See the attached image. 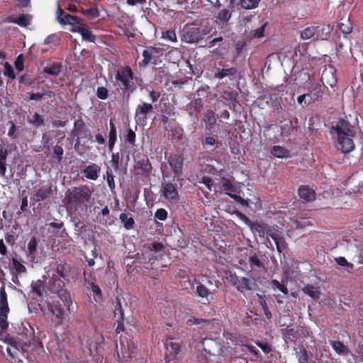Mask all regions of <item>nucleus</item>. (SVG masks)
Listing matches in <instances>:
<instances>
[{
  "label": "nucleus",
  "mask_w": 363,
  "mask_h": 363,
  "mask_svg": "<svg viewBox=\"0 0 363 363\" xmlns=\"http://www.w3.org/2000/svg\"><path fill=\"white\" fill-rule=\"evenodd\" d=\"M271 154L278 158H287L289 157V151L281 146L274 145L271 149Z\"/></svg>",
  "instance_id": "e433bc0d"
},
{
  "label": "nucleus",
  "mask_w": 363,
  "mask_h": 363,
  "mask_svg": "<svg viewBox=\"0 0 363 363\" xmlns=\"http://www.w3.org/2000/svg\"><path fill=\"white\" fill-rule=\"evenodd\" d=\"M218 65L221 67H216V72L213 74V78L216 79H223L225 77H234L237 74L238 69L236 67L224 68L225 62H218Z\"/></svg>",
  "instance_id": "2eb2a0df"
},
{
  "label": "nucleus",
  "mask_w": 363,
  "mask_h": 363,
  "mask_svg": "<svg viewBox=\"0 0 363 363\" xmlns=\"http://www.w3.org/2000/svg\"><path fill=\"white\" fill-rule=\"evenodd\" d=\"M92 190L87 185L72 187L65 193V201L75 212L86 210L90 203Z\"/></svg>",
  "instance_id": "20e7f679"
},
{
  "label": "nucleus",
  "mask_w": 363,
  "mask_h": 363,
  "mask_svg": "<svg viewBox=\"0 0 363 363\" xmlns=\"http://www.w3.org/2000/svg\"><path fill=\"white\" fill-rule=\"evenodd\" d=\"M108 141L116 143L117 140V129L112 119L109 122Z\"/></svg>",
  "instance_id": "864d4df0"
},
{
  "label": "nucleus",
  "mask_w": 363,
  "mask_h": 363,
  "mask_svg": "<svg viewBox=\"0 0 363 363\" xmlns=\"http://www.w3.org/2000/svg\"><path fill=\"white\" fill-rule=\"evenodd\" d=\"M158 48L153 46H150L144 50L142 53L143 59L139 62V67H145L150 63L155 64V55L158 53Z\"/></svg>",
  "instance_id": "dca6fc26"
},
{
  "label": "nucleus",
  "mask_w": 363,
  "mask_h": 363,
  "mask_svg": "<svg viewBox=\"0 0 363 363\" xmlns=\"http://www.w3.org/2000/svg\"><path fill=\"white\" fill-rule=\"evenodd\" d=\"M29 347L30 346L26 344L9 339L6 350L11 362L23 363V358L29 359Z\"/></svg>",
  "instance_id": "39448f33"
},
{
  "label": "nucleus",
  "mask_w": 363,
  "mask_h": 363,
  "mask_svg": "<svg viewBox=\"0 0 363 363\" xmlns=\"http://www.w3.org/2000/svg\"><path fill=\"white\" fill-rule=\"evenodd\" d=\"M37 246L38 241L35 238L33 237L28 242L26 251L28 259L31 262H33L36 258Z\"/></svg>",
  "instance_id": "7c9ffc66"
},
{
  "label": "nucleus",
  "mask_w": 363,
  "mask_h": 363,
  "mask_svg": "<svg viewBox=\"0 0 363 363\" xmlns=\"http://www.w3.org/2000/svg\"><path fill=\"white\" fill-rule=\"evenodd\" d=\"M28 122L35 127H40L45 123V118L38 113H35L32 117L28 118Z\"/></svg>",
  "instance_id": "de8ad7c7"
},
{
  "label": "nucleus",
  "mask_w": 363,
  "mask_h": 363,
  "mask_svg": "<svg viewBox=\"0 0 363 363\" xmlns=\"http://www.w3.org/2000/svg\"><path fill=\"white\" fill-rule=\"evenodd\" d=\"M48 285L50 293L57 295L56 298L47 301L48 308L55 315L57 324L61 325L65 318L66 311H70L72 299L62 279L51 277Z\"/></svg>",
  "instance_id": "f257e3e1"
},
{
  "label": "nucleus",
  "mask_w": 363,
  "mask_h": 363,
  "mask_svg": "<svg viewBox=\"0 0 363 363\" xmlns=\"http://www.w3.org/2000/svg\"><path fill=\"white\" fill-rule=\"evenodd\" d=\"M317 27V32H316V36L315 38H314V40H328L331 35V32L333 30V28L330 25H325L323 26H316Z\"/></svg>",
  "instance_id": "c85d7f7f"
},
{
  "label": "nucleus",
  "mask_w": 363,
  "mask_h": 363,
  "mask_svg": "<svg viewBox=\"0 0 363 363\" xmlns=\"http://www.w3.org/2000/svg\"><path fill=\"white\" fill-rule=\"evenodd\" d=\"M27 269L24 264H23L16 257H13L11 260V274L18 275L26 272Z\"/></svg>",
  "instance_id": "c9c22d12"
},
{
  "label": "nucleus",
  "mask_w": 363,
  "mask_h": 363,
  "mask_svg": "<svg viewBox=\"0 0 363 363\" xmlns=\"http://www.w3.org/2000/svg\"><path fill=\"white\" fill-rule=\"evenodd\" d=\"M222 98L230 102H235L237 100L238 94L235 91H225L222 93Z\"/></svg>",
  "instance_id": "bf43d9fd"
},
{
  "label": "nucleus",
  "mask_w": 363,
  "mask_h": 363,
  "mask_svg": "<svg viewBox=\"0 0 363 363\" xmlns=\"http://www.w3.org/2000/svg\"><path fill=\"white\" fill-rule=\"evenodd\" d=\"M184 131L181 127H174L170 129L169 137L172 143H179L183 139Z\"/></svg>",
  "instance_id": "72a5a7b5"
},
{
  "label": "nucleus",
  "mask_w": 363,
  "mask_h": 363,
  "mask_svg": "<svg viewBox=\"0 0 363 363\" xmlns=\"http://www.w3.org/2000/svg\"><path fill=\"white\" fill-rule=\"evenodd\" d=\"M166 352H165V362L170 363L177 359V355L181 351V344L179 342H174L173 339L169 337L166 339L164 343Z\"/></svg>",
  "instance_id": "9d476101"
},
{
  "label": "nucleus",
  "mask_w": 363,
  "mask_h": 363,
  "mask_svg": "<svg viewBox=\"0 0 363 363\" xmlns=\"http://www.w3.org/2000/svg\"><path fill=\"white\" fill-rule=\"evenodd\" d=\"M317 32V27L314 26H308L304 28L300 33L301 40H306L313 38H315Z\"/></svg>",
  "instance_id": "4c0bfd02"
},
{
  "label": "nucleus",
  "mask_w": 363,
  "mask_h": 363,
  "mask_svg": "<svg viewBox=\"0 0 363 363\" xmlns=\"http://www.w3.org/2000/svg\"><path fill=\"white\" fill-rule=\"evenodd\" d=\"M161 38L172 43H177V38L174 30L169 29L162 32Z\"/></svg>",
  "instance_id": "603ef678"
},
{
  "label": "nucleus",
  "mask_w": 363,
  "mask_h": 363,
  "mask_svg": "<svg viewBox=\"0 0 363 363\" xmlns=\"http://www.w3.org/2000/svg\"><path fill=\"white\" fill-rule=\"evenodd\" d=\"M309 335L308 329L301 325H288L284 330V336L295 345L302 343Z\"/></svg>",
  "instance_id": "423d86ee"
},
{
  "label": "nucleus",
  "mask_w": 363,
  "mask_h": 363,
  "mask_svg": "<svg viewBox=\"0 0 363 363\" xmlns=\"http://www.w3.org/2000/svg\"><path fill=\"white\" fill-rule=\"evenodd\" d=\"M330 345L333 349L339 354H345L349 352L347 347L340 341H333Z\"/></svg>",
  "instance_id": "49530a36"
},
{
  "label": "nucleus",
  "mask_w": 363,
  "mask_h": 363,
  "mask_svg": "<svg viewBox=\"0 0 363 363\" xmlns=\"http://www.w3.org/2000/svg\"><path fill=\"white\" fill-rule=\"evenodd\" d=\"M154 108L152 104L147 102H141L135 108V120L137 124H145L148 115L153 113Z\"/></svg>",
  "instance_id": "1a4fd4ad"
},
{
  "label": "nucleus",
  "mask_w": 363,
  "mask_h": 363,
  "mask_svg": "<svg viewBox=\"0 0 363 363\" xmlns=\"http://www.w3.org/2000/svg\"><path fill=\"white\" fill-rule=\"evenodd\" d=\"M57 18L60 24L62 25H71V26H84V21L77 16H72L68 13H65L64 10L58 7L57 11Z\"/></svg>",
  "instance_id": "9b49d317"
},
{
  "label": "nucleus",
  "mask_w": 363,
  "mask_h": 363,
  "mask_svg": "<svg viewBox=\"0 0 363 363\" xmlns=\"http://www.w3.org/2000/svg\"><path fill=\"white\" fill-rule=\"evenodd\" d=\"M7 294L4 285L0 289V313H9Z\"/></svg>",
  "instance_id": "473e14b6"
},
{
  "label": "nucleus",
  "mask_w": 363,
  "mask_h": 363,
  "mask_svg": "<svg viewBox=\"0 0 363 363\" xmlns=\"http://www.w3.org/2000/svg\"><path fill=\"white\" fill-rule=\"evenodd\" d=\"M335 261L338 265L345 267V270L349 273H351L354 268V264L349 262L344 257H335Z\"/></svg>",
  "instance_id": "8fccbe9b"
},
{
  "label": "nucleus",
  "mask_w": 363,
  "mask_h": 363,
  "mask_svg": "<svg viewBox=\"0 0 363 363\" xmlns=\"http://www.w3.org/2000/svg\"><path fill=\"white\" fill-rule=\"evenodd\" d=\"M71 31L79 33L82 35V39L85 41L95 43L96 36L90 30L85 28L84 26H77L74 27L71 29Z\"/></svg>",
  "instance_id": "4be33fe9"
},
{
  "label": "nucleus",
  "mask_w": 363,
  "mask_h": 363,
  "mask_svg": "<svg viewBox=\"0 0 363 363\" xmlns=\"http://www.w3.org/2000/svg\"><path fill=\"white\" fill-rule=\"evenodd\" d=\"M167 211L164 208H159L155 213V218L160 220L164 221L167 218Z\"/></svg>",
  "instance_id": "338daca9"
},
{
  "label": "nucleus",
  "mask_w": 363,
  "mask_h": 363,
  "mask_svg": "<svg viewBox=\"0 0 363 363\" xmlns=\"http://www.w3.org/2000/svg\"><path fill=\"white\" fill-rule=\"evenodd\" d=\"M162 196L172 202L177 203L179 195L176 184H173L172 182H165L162 186Z\"/></svg>",
  "instance_id": "ddd939ff"
},
{
  "label": "nucleus",
  "mask_w": 363,
  "mask_h": 363,
  "mask_svg": "<svg viewBox=\"0 0 363 363\" xmlns=\"http://www.w3.org/2000/svg\"><path fill=\"white\" fill-rule=\"evenodd\" d=\"M232 16V11L223 9L219 10L215 15L216 22L218 24H227Z\"/></svg>",
  "instance_id": "c756f323"
},
{
  "label": "nucleus",
  "mask_w": 363,
  "mask_h": 363,
  "mask_svg": "<svg viewBox=\"0 0 363 363\" xmlns=\"http://www.w3.org/2000/svg\"><path fill=\"white\" fill-rule=\"evenodd\" d=\"M268 22L263 23L259 28L252 31V36L254 38H261L264 35L265 28L267 26Z\"/></svg>",
  "instance_id": "69168bd1"
},
{
  "label": "nucleus",
  "mask_w": 363,
  "mask_h": 363,
  "mask_svg": "<svg viewBox=\"0 0 363 363\" xmlns=\"http://www.w3.org/2000/svg\"><path fill=\"white\" fill-rule=\"evenodd\" d=\"M125 142L129 143L133 147L135 145L136 134L130 128L127 129V134L125 136Z\"/></svg>",
  "instance_id": "6e6d98bb"
},
{
  "label": "nucleus",
  "mask_w": 363,
  "mask_h": 363,
  "mask_svg": "<svg viewBox=\"0 0 363 363\" xmlns=\"http://www.w3.org/2000/svg\"><path fill=\"white\" fill-rule=\"evenodd\" d=\"M9 313H0V328L5 331L9 327L7 320Z\"/></svg>",
  "instance_id": "e2e57ef3"
},
{
  "label": "nucleus",
  "mask_w": 363,
  "mask_h": 363,
  "mask_svg": "<svg viewBox=\"0 0 363 363\" xmlns=\"http://www.w3.org/2000/svg\"><path fill=\"white\" fill-rule=\"evenodd\" d=\"M19 84H24L26 86H31L33 84V80L31 77L27 74L21 75L18 79Z\"/></svg>",
  "instance_id": "774afa93"
},
{
  "label": "nucleus",
  "mask_w": 363,
  "mask_h": 363,
  "mask_svg": "<svg viewBox=\"0 0 363 363\" xmlns=\"http://www.w3.org/2000/svg\"><path fill=\"white\" fill-rule=\"evenodd\" d=\"M100 170V167L98 164L92 163L85 167L82 170V174L86 179L96 181L99 177Z\"/></svg>",
  "instance_id": "aec40b11"
},
{
  "label": "nucleus",
  "mask_w": 363,
  "mask_h": 363,
  "mask_svg": "<svg viewBox=\"0 0 363 363\" xmlns=\"http://www.w3.org/2000/svg\"><path fill=\"white\" fill-rule=\"evenodd\" d=\"M96 96L101 100H106L108 97V91L104 86H99L96 90Z\"/></svg>",
  "instance_id": "0e129e2a"
},
{
  "label": "nucleus",
  "mask_w": 363,
  "mask_h": 363,
  "mask_svg": "<svg viewBox=\"0 0 363 363\" xmlns=\"http://www.w3.org/2000/svg\"><path fill=\"white\" fill-rule=\"evenodd\" d=\"M296 355L298 359V363H308V352L303 345L299 347V351L296 352Z\"/></svg>",
  "instance_id": "3c124183"
},
{
  "label": "nucleus",
  "mask_w": 363,
  "mask_h": 363,
  "mask_svg": "<svg viewBox=\"0 0 363 363\" xmlns=\"http://www.w3.org/2000/svg\"><path fill=\"white\" fill-rule=\"evenodd\" d=\"M250 273L252 277L255 279H259L267 272V268L260 254L253 253L249 257Z\"/></svg>",
  "instance_id": "0eeeda50"
},
{
  "label": "nucleus",
  "mask_w": 363,
  "mask_h": 363,
  "mask_svg": "<svg viewBox=\"0 0 363 363\" xmlns=\"http://www.w3.org/2000/svg\"><path fill=\"white\" fill-rule=\"evenodd\" d=\"M62 65L61 62H53L50 65L43 68V72L52 77H57L62 72Z\"/></svg>",
  "instance_id": "2f4dec72"
},
{
  "label": "nucleus",
  "mask_w": 363,
  "mask_h": 363,
  "mask_svg": "<svg viewBox=\"0 0 363 363\" xmlns=\"http://www.w3.org/2000/svg\"><path fill=\"white\" fill-rule=\"evenodd\" d=\"M72 132L78 135L85 133V123L82 118L74 121Z\"/></svg>",
  "instance_id": "09e8293b"
},
{
  "label": "nucleus",
  "mask_w": 363,
  "mask_h": 363,
  "mask_svg": "<svg viewBox=\"0 0 363 363\" xmlns=\"http://www.w3.org/2000/svg\"><path fill=\"white\" fill-rule=\"evenodd\" d=\"M204 121L206 125V128L209 130L212 129L216 123L215 112L212 110H208L205 113Z\"/></svg>",
  "instance_id": "a19ab883"
},
{
  "label": "nucleus",
  "mask_w": 363,
  "mask_h": 363,
  "mask_svg": "<svg viewBox=\"0 0 363 363\" xmlns=\"http://www.w3.org/2000/svg\"><path fill=\"white\" fill-rule=\"evenodd\" d=\"M250 228L254 233L257 234L260 238H264L265 236H269V233H268V226L264 223L252 221Z\"/></svg>",
  "instance_id": "a878e982"
},
{
  "label": "nucleus",
  "mask_w": 363,
  "mask_h": 363,
  "mask_svg": "<svg viewBox=\"0 0 363 363\" xmlns=\"http://www.w3.org/2000/svg\"><path fill=\"white\" fill-rule=\"evenodd\" d=\"M328 91V89L326 86L317 84L311 91V99L313 101H321Z\"/></svg>",
  "instance_id": "5701e85b"
},
{
  "label": "nucleus",
  "mask_w": 363,
  "mask_h": 363,
  "mask_svg": "<svg viewBox=\"0 0 363 363\" xmlns=\"http://www.w3.org/2000/svg\"><path fill=\"white\" fill-rule=\"evenodd\" d=\"M299 197L306 202H312L315 200L316 194L314 189L308 185H301L298 189Z\"/></svg>",
  "instance_id": "6ab92c4d"
},
{
  "label": "nucleus",
  "mask_w": 363,
  "mask_h": 363,
  "mask_svg": "<svg viewBox=\"0 0 363 363\" xmlns=\"http://www.w3.org/2000/svg\"><path fill=\"white\" fill-rule=\"evenodd\" d=\"M269 237L274 240L276 245L277 250L281 253L286 247V242L284 238L278 232L269 233Z\"/></svg>",
  "instance_id": "cd10ccee"
},
{
  "label": "nucleus",
  "mask_w": 363,
  "mask_h": 363,
  "mask_svg": "<svg viewBox=\"0 0 363 363\" xmlns=\"http://www.w3.org/2000/svg\"><path fill=\"white\" fill-rule=\"evenodd\" d=\"M221 184L223 189L225 191V194L233 199L238 197L237 187L227 178H221Z\"/></svg>",
  "instance_id": "b1692460"
},
{
  "label": "nucleus",
  "mask_w": 363,
  "mask_h": 363,
  "mask_svg": "<svg viewBox=\"0 0 363 363\" xmlns=\"http://www.w3.org/2000/svg\"><path fill=\"white\" fill-rule=\"evenodd\" d=\"M30 293L35 296L36 298L45 299L48 296V285L45 281L38 279L33 281L30 284Z\"/></svg>",
  "instance_id": "f8f14e48"
},
{
  "label": "nucleus",
  "mask_w": 363,
  "mask_h": 363,
  "mask_svg": "<svg viewBox=\"0 0 363 363\" xmlns=\"http://www.w3.org/2000/svg\"><path fill=\"white\" fill-rule=\"evenodd\" d=\"M84 281L86 284V288L90 291V295L93 296L94 301L96 303H99L101 300H102V291L99 287V286L94 281L89 280L86 277V272H84Z\"/></svg>",
  "instance_id": "a211bd4d"
},
{
  "label": "nucleus",
  "mask_w": 363,
  "mask_h": 363,
  "mask_svg": "<svg viewBox=\"0 0 363 363\" xmlns=\"http://www.w3.org/2000/svg\"><path fill=\"white\" fill-rule=\"evenodd\" d=\"M205 33L203 30H201L199 28H190L184 31L182 35V41L193 44L196 43L201 39H203Z\"/></svg>",
  "instance_id": "4468645a"
},
{
  "label": "nucleus",
  "mask_w": 363,
  "mask_h": 363,
  "mask_svg": "<svg viewBox=\"0 0 363 363\" xmlns=\"http://www.w3.org/2000/svg\"><path fill=\"white\" fill-rule=\"evenodd\" d=\"M272 286L274 289H278L281 291L284 295H287L289 293L286 286L276 279L272 281Z\"/></svg>",
  "instance_id": "4d7b16f0"
},
{
  "label": "nucleus",
  "mask_w": 363,
  "mask_h": 363,
  "mask_svg": "<svg viewBox=\"0 0 363 363\" xmlns=\"http://www.w3.org/2000/svg\"><path fill=\"white\" fill-rule=\"evenodd\" d=\"M239 285L237 286V289L243 292L244 291H251L256 286L255 281H251L250 279L242 277H235Z\"/></svg>",
  "instance_id": "393cba45"
},
{
  "label": "nucleus",
  "mask_w": 363,
  "mask_h": 363,
  "mask_svg": "<svg viewBox=\"0 0 363 363\" xmlns=\"http://www.w3.org/2000/svg\"><path fill=\"white\" fill-rule=\"evenodd\" d=\"M52 277H57V278L65 279L68 277V274L65 272L64 265L58 264L55 274H52Z\"/></svg>",
  "instance_id": "680f3d73"
},
{
  "label": "nucleus",
  "mask_w": 363,
  "mask_h": 363,
  "mask_svg": "<svg viewBox=\"0 0 363 363\" xmlns=\"http://www.w3.org/2000/svg\"><path fill=\"white\" fill-rule=\"evenodd\" d=\"M114 318H118V320H124V311L122 307L121 300L118 296H116L114 310H113Z\"/></svg>",
  "instance_id": "ea45409f"
},
{
  "label": "nucleus",
  "mask_w": 363,
  "mask_h": 363,
  "mask_svg": "<svg viewBox=\"0 0 363 363\" xmlns=\"http://www.w3.org/2000/svg\"><path fill=\"white\" fill-rule=\"evenodd\" d=\"M113 85L120 93L123 101L128 102L130 96L137 89L136 77L129 65L120 66L115 74Z\"/></svg>",
  "instance_id": "f03ea898"
},
{
  "label": "nucleus",
  "mask_w": 363,
  "mask_h": 363,
  "mask_svg": "<svg viewBox=\"0 0 363 363\" xmlns=\"http://www.w3.org/2000/svg\"><path fill=\"white\" fill-rule=\"evenodd\" d=\"M52 195L51 186L44 185L36 189L33 196V199L35 202L43 201L50 198Z\"/></svg>",
  "instance_id": "412c9836"
},
{
  "label": "nucleus",
  "mask_w": 363,
  "mask_h": 363,
  "mask_svg": "<svg viewBox=\"0 0 363 363\" xmlns=\"http://www.w3.org/2000/svg\"><path fill=\"white\" fill-rule=\"evenodd\" d=\"M62 6L65 7V9L70 11L71 12L80 11L82 8L80 5H77L75 3L70 0H64L62 2Z\"/></svg>",
  "instance_id": "5fc2aeb1"
},
{
  "label": "nucleus",
  "mask_w": 363,
  "mask_h": 363,
  "mask_svg": "<svg viewBox=\"0 0 363 363\" xmlns=\"http://www.w3.org/2000/svg\"><path fill=\"white\" fill-rule=\"evenodd\" d=\"M261 0H240L238 5L241 9L251 10L256 9Z\"/></svg>",
  "instance_id": "a18cd8bd"
},
{
  "label": "nucleus",
  "mask_w": 363,
  "mask_h": 363,
  "mask_svg": "<svg viewBox=\"0 0 363 363\" xmlns=\"http://www.w3.org/2000/svg\"><path fill=\"white\" fill-rule=\"evenodd\" d=\"M106 181H107L108 186L110 190L111 191V192L113 193L114 189L116 188L114 176L113 175L111 170H109V169H108L106 172Z\"/></svg>",
  "instance_id": "13d9d810"
},
{
  "label": "nucleus",
  "mask_w": 363,
  "mask_h": 363,
  "mask_svg": "<svg viewBox=\"0 0 363 363\" xmlns=\"http://www.w3.org/2000/svg\"><path fill=\"white\" fill-rule=\"evenodd\" d=\"M119 218L123 224V227L129 230L134 228L135 220L132 217H128L126 213H122L120 214Z\"/></svg>",
  "instance_id": "c03bdc74"
},
{
  "label": "nucleus",
  "mask_w": 363,
  "mask_h": 363,
  "mask_svg": "<svg viewBox=\"0 0 363 363\" xmlns=\"http://www.w3.org/2000/svg\"><path fill=\"white\" fill-rule=\"evenodd\" d=\"M302 291L312 298L318 299L320 298V291L318 287H315L311 284H306Z\"/></svg>",
  "instance_id": "58836bf2"
},
{
  "label": "nucleus",
  "mask_w": 363,
  "mask_h": 363,
  "mask_svg": "<svg viewBox=\"0 0 363 363\" xmlns=\"http://www.w3.org/2000/svg\"><path fill=\"white\" fill-rule=\"evenodd\" d=\"M333 128L337 136V148L344 154L352 152L354 149L353 138L356 133V127L345 119L340 118Z\"/></svg>",
  "instance_id": "7ed1b4c3"
},
{
  "label": "nucleus",
  "mask_w": 363,
  "mask_h": 363,
  "mask_svg": "<svg viewBox=\"0 0 363 363\" xmlns=\"http://www.w3.org/2000/svg\"><path fill=\"white\" fill-rule=\"evenodd\" d=\"M221 142L217 140L215 137L208 135L205 138L202 142V145L204 148L209 149V151H214L218 147V145H221Z\"/></svg>",
  "instance_id": "f704fd0d"
},
{
  "label": "nucleus",
  "mask_w": 363,
  "mask_h": 363,
  "mask_svg": "<svg viewBox=\"0 0 363 363\" xmlns=\"http://www.w3.org/2000/svg\"><path fill=\"white\" fill-rule=\"evenodd\" d=\"M203 350L209 355H215L216 351L219 348V345L211 338H205L202 341Z\"/></svg>",
  "instance_id": "bb28decb"
},
{
  "label": "nucleus",
  "mask_w": 363,
  "mask_h": 363,
  "mask_svg": "<svg viewBox=\"0 0 363 363\" xmlns=\"http://www.w3.org/2000/svg\"><path fill=\"white\" fill-rule=\"evenodd\" d=\"M168 162L174 174L177 176L181 175L184 167V157L182 155L172 154Z\"/></svg>",
  "instance_id": "f3484780"
},
{
  "label": "nucleus",
  "mask_w": 363,
  "mask_h": 363,
  "mask_svg": "<svg viewBox=\"0 0 363 363\" xmlns=\"http://www.w3.org/2000/svg\"><path fill=\"white\" fill-rule=\"evenodd\" d=\"M4 75L11 79H16V74L13 67L7 62L4 64Z\"/></svg>",
  "instance_id": "052dcab7"
},
{
  "label": "nucleus",
  "mask_w": 363,
  "mask_h": 363,
  "mask_svg": "<svg viewBox=\"0 0 363 363\" xmlns=\"http://www.w3.org/2000/svg\"><path fill=\"white\" fill-rule=\"evenodd\" d=\"M196 288L195 294L197 296L200 297L203 300V303H209V296L213 295L214 293L217 291L218 288V285H216V288L213 290L207 288V286L213 285V281L209 277H206V280L203 282L196 281Z\"/></svg>",
  "instance_id": "6e6552de"
},
{
  "label": "nucleus",
  "mask_w": 363,
  "mask_h": 363,
  "mask_svg": "<svg viewBox=\"0 0 363 363\" xmlns=\"http://www.w3.org/2000/svg\"><path fill=\"white\" fill-rule=\"evenodd\" d=\"M96 342H88V347L91 352H92L93 350H95L96 352H98V349L99 347H101V344L104 343V338L102 335L99 333H96L94 336Z\"/></svg>",
  "instance_id": "79ce46f5"
},
{
  "label": "nucleus",
  "mask_w": 363,
  "mask_h": 363,
  "mask_svg": "<svg viewBox=\"0 0 363 363\" xmlns=\"http://www.w3.org/2000/svg\"><path fill=\"white\" fill-rule=\"evenodd\" d=\"M80 12L82 13L88 19L92 20L99 16V9L96 7H89L86 9L81 8Z\"/></svg>",
  "instance_id": "37998d69"
}]
</instances>
